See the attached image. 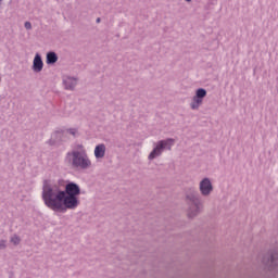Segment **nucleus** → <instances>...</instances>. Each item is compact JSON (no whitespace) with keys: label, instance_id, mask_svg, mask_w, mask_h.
Returning a JSON list of instances; mask_svg holds the SVG:
<instances>
[{"label":"nucleus","instance_id":"nucleus-1","mask_svg":"<svg viewBox=\"0 0 278 278\" xmlns=\"http://www.w3.org/2000/svg\"><path fill=\"white\" fill-rule=\"evenodd\" d=\"M79 194H81V188L77 182H67L65 190H62L60 186L45 181L41 197L46 207H49L52 212L64 214L67 210L79 207V198H77Z\"/></svg>","mask_w":278,"mask_h":278},{"label":"nucleus","instance_id":"nucleus-2","mask_svg":"<svg viewBox=\"0 0 278 278\" xmlns=\"http://www.w3.org/2000/svg\"><path fill=\"white\" fill-rule=\"evenodd\" d=\"M64 163L71 168H74V170H88L92 168V161L88 156L84 144H78L77 149L68 151L65 154Z\"/></svg>","mask_w":278,"mask_h":278},{"label":"nucleus","instance_id":"nucleus-3","mask_svg":"<svg viewBox=\"0 0 278 278\" xmlns=\"http://www.w3.org/2000/svg\"><path fill=\"white\" fill-rule=\"evenodd\" d=\"M187 216L188 218H197L203 212V201L199 192L193 191L186 195Z\"/></svg>","mask_w":278,"mask_h":278},{"label":"nucleus","instance_id":"nucleus-4","mask_svg":"<svg viewBox=\"0 0 278 278\" xmlns=\"http://www.w3.org/2000/svg\"><path fill=\"white\" fill-rule=\"evenodd\" d=\"M174 144H175V139L173 138L160 140L159 142L155 143L154 149L148 155V160L152 162V160H155V157H160L164 153L165 149H167V151H170Z\"/></svg>","mask_w":278,"mask_h":278},{"label":"nucleus","instance_id":"nucleus-5","mask_svg":"<svg viewBox=\"0 0 278 278\" xmlns=\"http://www.w3.org/2000/svg\"><path fill=\"white\" fill-rule=\"evenodd\" d=\"M207 97V90L203 88H199L195 91V96L192 98V102L190 103L191 110H199L201 105H203V99Z\"/></svg>","mask_w":278,"mask_h":278},{"label":"nucleus","instance_id":"nucleus-6","mask_svg":"<svg viewBox=\"0 0 278 278\" xmlns=\"http://www.w3.org/2000/svg\"><path fill=\"white\" fill-rule=\"evenodd\" d=\"M263 264H265L269 270H278V252L265 255L263 257Z\"/></svg>","mask_w":278,"mask_h":278},{"label":"nucleus","instance_id":"nucleus-7","mask_svg":"<svg viewBox=\"0 0 278 278\" xmlns=\"http://www.w3.org/2000/svg\"><path fill=\"white\" fill-rule=\"evenodd\" d=\"M199 188L202 197H210L212 192H214V186L212 185V180H210V178H203L200 181Z\"/></svg>","mask_w":278,"mask_h":278},{"label":"nucleus","instance_id":"nucleus-8","mask_svg":"<svg viewBox=\"0 0 278 278\" xmlns=\"http://www.w3.org/2000/svg\"><path fill=\"white\" fill-rule=\"evenodd\" d=\"M63 86L65 90H75L77 87V78L71 76L63 77Z\"/></svg>","mask_w":278,"mask_h":278},{"label":"nucleus","instance_id":"nucleus-9","mask_svg":"<svg viewBox=\"0 0 278 278\" xmlns=\"http://www.w3.org/2000/svg\"><path fill=\"white\" fill-rule=\"evenodd\" d=\"M45 63L42 62V56H40V54L37 53L33 61V71L34 73H40Z\"/></svg>","mask_w":278,"mask_h":278},{"label":"nucleus","instance_id":"nucleus-10","mask_svg":"<svg viewBox=\"0 0 278 278\" xmlns=\"http://www.w3.org/2000/svg\"><path fill=\"white\" fill-rule=\"evenodd\" d=\"M62 138H64V130H56L52 134L48 144H50V147H54L58 142H62Z\"/></svg>","mask_w":278,"mask_h":278},{"label":"nucleus","instance_id":"nucleus-11","mask_svg":"<svg viewBox=\"0 0 278 278\" xmlns=\"http://www.w3.org/2000/svg\"><path fill=\"white\" fill-rule=\"evenodd\" d=\"M105 143H99L98 146H96L93 152L96 160H103V157H105Z\"/></svg>","mask_w":278,"mask_h":278},{"label":"nucleus","instance_id":"nucleus-12","mask_svg":"<svg viewBox=\"0 0 278 278\" xmlns=\"http://www.w3.org/2000/svg\"><path fill=\"white\" fill-rule=\"evenodd\" d=\"M46 62L47 64H55V62H58V53L53 51L48 52L46 56Z\"/></svg>","mask_w":278,"mask_h":278},{"label":"nucleus","instance_id":"nucleus-13","mask_svg":"<svg viewBox=\"0 0 278 278\" xmlns=\"http://www.w3.org/2000/svg\"><path fill=\"white\" fill-rule=\"evenodd\" d=\"M11 242H12L13 244H15V245H18V244H21V238L15 235V236H13V237L11 238Z\"/></svg>","mask_w":278,"mask_h":278},{"label":"nucleus","instance_id":"nucleus-14","mask_svg":"<svg viewBox=\"0 0 278 278\" xmlns=\"http://www.w3.org/2000/svg\"><path fill=\"white\" fill-rule=\"evenodd\" d=\"M67 134H71V136L75 138V136H77V128H68Z\"/></svg>","mask_w":278,"mask_h":278},{"label":"nucleus","instance_id":"nucleus-15","mask_svg":"<svg viewBox=\"0 0 278 278\" xmlns=\"http://www.w3.org/2000/svg\"><path fill=\"white\" fill-rule=\"evenodd\" d=\"M7 242L5 240L1 239L0 240V251H3V249H5L8 245H7Z\"/></svg>","mask_w":278,"mask_h":278},{"label":"nucleus","instance_id":"nucleus-16","mask_svg":"<svg viewBox=\"0 0 278 278\" xmlns=\"http://www.w3.org/2000/svg\"><path fill=\"white\" fill-rule=\"evenodd\" d=\"M24 27L25 29H31V22H25Z\"/></svg>","mask_w":278,"mask_h":278},{"label":"nucleus","instance_id":"nucleus-17","mask_svg":"<svg viewBox=\"0 0 278 278\" xmlns=\"http://www.w3.org/2000/svg\"><path fill=\"white\" fill-rule=\"evenodd\" d=\"M96 23H101V17H98V18L96 20Z\"/></svg>","mask_w":278,"mask_h":278},{"label":"nucleus","instance_id":"nucleus-18","mask_svg":"<svg viewBox=\"0 0 278 278\" xmlns=\"http://www.w3.org/2000/svg\"><path fill=\"white\" fill-rule=\"evenodd\" d=\"M186 3H192V0H185Z\"/></svg>","mask_w":278,"mask_h":278},{"label":"nucleus","instance_id":"nucleus-19","mask_svg":"<svg viewBox=\"0 0 278 278\" xmlns=\"http://www.w3.org/2000/svg\"><path fill=\"white\" fill-rule=\"evenodd\" d=\"M0 84H1V76H0Z\"/></svg>","mask_w":278,"mask_h":278},{"label":"nucleus","instance_id":"nucleus-20","mask_svg":"<svg viewBox=\"0 0 278 278\" xmlns=\"http://www.w3.org/2000/svg\"><path fill=\"white\" fill-rule=\"evenodd\" d=\"M1 1H3V0H0V3H1Z\"/></svg>","mask_w":278,"mask_h":278}]
</instances>
